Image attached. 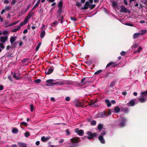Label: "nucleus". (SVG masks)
Masks as SVG:
<instances>
[{
  "mask_svg": "<svg viewBox=\"0 0 147 147\" xmlns=\"http://www.w3.org/2000/svg\"><path fill=\"white\" fill-rule=\"evenodd\" d=\"M106 116V115L105 112H103L99 113L97 116V117H104Z\"/></svg>",
  "mask_w": 147,
  "mask_h": 147,
  "instance_id": "obj_12",
  "label": "nucleus"
},
{
  "mask_svg": "<svg viewBox=\"0 0 147 147\" xmlns=\"http://www.w3.org/2000/svg\"><path fill=\"white\" fill-rule=\"evenodd\" d=\"M140 35V34L139 33H135L133 36V38L134 39H136Z\"/></svg>",
  "mask_w": 147,
  "mask_h": 147,
  "instance_id": "obj_15",
  "label": "nucleus"
},
{
  "mask_svg": "<svg viewBox=\"0 0 147 147\" xmlns=\"http://www.w3.org/2000/svg\"><path fill=\"white\" fill-rule=\"evenodd\" d=\"M8 33V32L7 31H4L3 32V35H5L7 34Z\"/></svg>",
  "mask_w": 147,
  "mask_h": 147,
  "instance_id": "obj_62",
  "label": "nucleus"
},
{
  "mask_svg": "<svg viewBox=\"0 0 147 147\" xmlns=\"http://www.w3.org/2000/svg\"><path fill=\"white\" fill-rule=\"evenodd\" d=\"M96 5L95 4H94L92 5L90 7V9H94Z\"/></svg>",
  "mask_w": 147,
  "mask_h": 147,
  "instance_id": "obj_58",
  "label": "nucleus"
},
{
  "mask_svg": "<svg viewBox=\"0 0 147 147\" xmlns=\"http://www.w3.org/2000/svg\"><path fill=\"white\" fill-rule=\"evenodd\" d=\"M5 4H8L9 3V2L8 0H5L3 2Z\"/></svg>",
  "mask_w": 147,
  "mask_h": 147,
  "instance_id": "obj_60",
  "label": "nucleus"
},
{
  "mask_svg": "<svg viewBox=\"0 0 147 147\" xmlns=\"http://www.w3.org/2000/svg\"><path fill=\"white\" fill-rule=\"evenodd\" d=\"M16 39V37L14 36H11L10 39V42L12 44L14 41H15Z\"/></svg>",
  "mask_w": 147,
  "mask_h": 147,
  "instance_id": "obj_14",
  "label": "nucleus"
},
{
  "mask_svg": "<svg viewBox=\"0 0 147 147\" xmlns=\"http://www.w3.org/2000/svg\"><path fill=\"white\" fill-rule=\"evenodd\" d=\"M120 12L121 13H126L128 12L130 13V11L128 9L126 8L125 6L123 5H122L121 7V9L120 10Z\"/></svg>",
  "mask_w": 147,
  "mask_h": 147,
  "instance_id": "obj_4",
  "label": "nucleus"
},
{
  "mask_svg": "<svg viewBox=\"0 0 147 147\" xmlns=\"http://www.w3.org/2000/svg\"><path fill=\"white\" fill-rule=\"evenodd\" d=\"M62 11V8H59V9L58 10L57 13H59V16H60L61 13Z\"/></svg>",
  "mask_w": 147,
  "mask_h": 147,
  "instance_id": "obj_48",
  "label": "nucleus"
},
{
  "mask_svg": "<svg viewBox=\"0 0 147 147\" xmlns=\"http://www.w3.org/2000/svg\"><path fill=\"white\" fill-rule=\"evenodd\" d=\"M111 74V73H110L108 72V73H107V74H105V77H107V78H109V77H113V76H110Z\"/></svg>",
  "mask_w": 147,
  "mask_h": 147,
  "instance_id": "obj_35",
  "label": "nucleus"
},
{
  "mask_svg": "<svg viewBox=\"0 0 147 147\" xmlns=\"http://www.w3.org/2000/svg\"><path fill=\"white\" fill-rule=\"evenodd\" d=\"M122 94L124 96H125L127 94V93L125 91H123L122 92Z\"/></svg>",
  "mask_w": 147,
  "mask_h": 147,
  "instance_id": "obj_64",
  "label": "nucleus"
},
{
  "mask_svg": "<svg viewBox=\"0 0 147 147\" xmlns=\"http://www.w3.org/2000/svg\"><path fill=\"white\" fill-rule=\"evenodd\" d=\"M18 43V42H13L12 44V47L13 48H15L16 46L17 45Z\"/></svg>",
  "mask_w": 147,
  "mask_h": 147,
  "instance_id": "obj_30",
  "label": "nucleus"
},
{
  "mask_svg": "<svg viewBox=\"0 0 147 147\" xmlns=\"http://www.w3.org/2000/svg\"><path fill=\"white\" fill-rule=\"evenodd\" d=\"M63 5V3L62 1H60L58 5L59 8H62Z\"/></svg>",
  "mask_w": 147,
  "mask_h": 147,
  "instance_id": "obj_19",
  "label": "nucleus"
},
{
  "mask_svg": "<svg viewBox=\"0 0 147 147\" xmlns=\"http://www.w3.org/2000/svg\"><path fill=\"white\" fill-rule=\"evenodd\" d=\"M19 30H20L19 28L18 27L16 29H13L12 31V32H16L17 31H18Z\"/></svg>",
  "mask_w": 147,
  "mask_h": 147,
  "instance_id": "obj_50",
  "label": "nucleus"
},
{
  "mask_svg": "<svg viewBox=\"0 0 147 147\" xmlns=\"http://www.w3.org/2000/svg\"><path fill=\"white\" fill-rule=\"evenodd\" d=\"M146 32V31L144 30H142L140 32V35H143Z\"/></svg>",
  "mask_w": 147,
  "mask_h": 147,
  "instance_id": "obj_52",
  "label": "nucleus"
},
{
  "mask_svg": "<svg viewBox=\"0 0 147 147\" xmlns=\"http://www.w3.org/2000/svg\"><path fill=\"white\" fill-rule=\"evenodd\" d=\"M103 128V125L101 124H99L98 125V129L99 130H100Z\"/></svg>",
  "mask_w": 147,
  "mask_h": 147,
  "instance_id": "obj_31",
  "label": "nucleus"
},
{
  "mask_svg": "<svg viewBox=\"0 0 147 147\" xmlns=\"http://www.w3.org/2000/svg\"><path fill=\"white\" fill-rule=\"evenodd\" d=\"M24 135L25 137H28L30 135V133L28 132H26L25 134Z\"/></svg>",
  "mask_w": 147,
  "mask_h": 147,
  "instance_id": "obj_43",
  "label": "nucleus"
},
{
  "mask_svg": "<svg viewBox=\"0 0 147 147\" xmlns=\"http://www.w3.org/2000/svg\"><path fill=\"white\" fill-rule=\"evenodd\" d=\"M45 30L41 31L40 34V36L41 38H43L44 37L45 35Z\"/></svg>",
  "mask_w": 147,
  "mask_h": 147,
  "instance_id": "obj_20",
  "label": "nucleus"
},
{
  "mask_svg": "<svg viewBox=\"0 0 147 147\" xmlns=\"http://www.w3.org/2000/svg\"><path fill=\"white\" fill-rule=\"evenodd\" d=\"M41 139L42 141H45L48 140V138L44 136H43L41 138Z\"/></svg>",
  "mask_w": 147,
  "mask_h": 147,
  "instance_id": "obj_37",
  "label": "nucleus"
},
{
  "mask_svg": "<svg viewBox=\"0 0 147 147\" xmlns=\"http://www.w3.org/2000/svg\"><path fill=\"white\" fill-rule=\"evenodd\" d=\"M142 48L141 47H140L138 48V50L136 51V52L140 53L141 52Z\"/></svg>",
  "mask_w": 147,
  "mask_h": 147,
  "instance_id": "obj_55",
  "label": "nucleus"
},
{
  "mask_svg": "<svg viewBox=\"0 0 147 147\" xmlns=\"http://www.w3.org/2000/svg\"><path fill=\"white\" fill-rule=\"evenodd\" d=\"M91 125H94L96 124V121L95 120H93L91 121Z\"/></svg>",
  "mask_w": 147,
  "mask_h": 147,
  "instance_id": "obj_32",
  "label": "nucleus"
},
{
  "mask_svg": "<svg viewBox=\"0 0 147 147\" xmlns=\"http://www.w3.org/2000/svg\"><path fill=\"white\" fill-rule=\"evenodd\" d=\"M75 131L78 135L80 136H82L84 134V132L83 130H79L78 128L76 129L75 130Z\"/></svg>",
  "mask_w": 147,
  "mask_h": 147,
  "instance_id": "obj_7",
  "label": "nucleus"
},
{
  "mask_svg": "<svg viewBox=\"0 0 147 147\" xmlns=\"http://www.w3.org/2000/svg\"><path fill=\"white\" fill-rule=\"evenodd\" d=\"M24 24H25L23 22H21L20 23L19 26L18 27V28H19L20 29V28Z\"/></svg>",
  "mask_w": 147,
  "mask_h": 147,
  "instance_id": "obj_47",
  "label": "nucleus"
},
{
  "mask_svg": "<svg viewBox=\"0 0 147 147\" xmlns=\"http://www.w3.org/2000/svg\"><path fill=\"white\" fill-rule=\"evenodd\" d=\"M55 82V80L53 79L48 80L46 81V82L48 83L46 84V85L47 86H53V84Z\"/></svg>",
  "mask_w": 147,
  "mask_h": 147,
  "instance_id": "obj_5",
  "label": "nucleus"
},
{
  "mask_svg": "<svg viewBox=\"0 0 147 147\" xmlns=\"http://www.w3.org/2000/svg\"><path fill=\"white\" fill-rule=\"evenodd\" d=\"M141 94L142 96H147V90L146 91L142 92Z\"/></svg>",
  "mask_w": 147,
  "mask_h": 147,
  "instance_id": "obj_23",
  "label": "nucleus"
},
{
  "mask_svg": "<svg viewBox=\"0 0 147 147\" xmlns=\"http://www.w3.org/2000/svg\"><path fill=\"white\" fill-rule=\"evenodd\" d=\"M16 3V0H12L11 2V4L12 5H14Z\"/></svg>",
  "mask_w": 147,
  "mask_h": 147,
  "instance_id": "obj_56",
  "label": "nucleus"
},
{
  "mask_svg": "<svg viewBox=\"0 0 147 147\" xmlns=\"http://www.w3.org/2000/svg\"><path fill=\"white\" fill-rule=\"evenodd\" d=\"M30 111L31 112H32L34 111V106L32 104H31L30 105Z\"/></svg>",
  "mask_w": 147,
  "mask_h": 147,
  "instance_id": "obj_40",
  "label": "nucleus"
},
{
  "mask_svg": "<svg viewBox=\"0 0 147 147\" xmlns=\"http://www.w3.org/2000/svg\"><path fill=\"white\" fill-rule=\"evenodd\" d=\"M40 3L39 1H38L36 4L35 5L34 7L32 8V11L35 8L38 7L39 6V4Z\"/></svg>",
  "mask_w": 147,
  "mask_h": 147,
  "instance_id": "obj_24",
  "label": "nucleus"
},
{
  "mask_svg": "<svg viewBox=\"0 0 147 147\" xmlns=\"http://www.w3.org/2000/svg\"><path fill=\"white\" fill-rule=\"evenodd\" d=\"M65 99L66 101H69L70 100V98L69 97L67 96L66 97Z\"/></svg>",
  "mask_w": 147,
  "mask_h": 147,
  "instance_id": "obj_61",
  "label": "nucleus"
},
{
  "mask_svg": "<svg viewBox=\"0 0 147 147\" xmlns=\"http://www.w3.org/2000/svg\"><path fill=\"white\" fill-rule=\"evenodd\" d=\"M118 65V64H116L114 62V63L112 64L111 66V67H115L117 66Z\"/></svg>",
  "mask_w": 147,
  "mask_h": 147,
  "instance_id": "obj_46",
  "label": "nucleus"
},
{
  "mask_svg": "<svg viewBox=\"0 0 147 147\" xmlns=\"http://www.w3.org/2000/svg\"><path fill=\"white\" fill-rule=\"evenodd\" d=\"M18 145L19 147H27L26 145L20 142L18 143Z\"/></svg>",
  "mask_w": 147,
  "mask_h": 147,
  "instance_id": "obj_21",
  "label": "nucleus"
},
{
  "mask_svg": "<svg viewBox=\"0 0 147 147\" xmlns=\"http://www.w3.org/2000/svg\"><path fill=\"white\" fill-rule=\"evenodd\" d=\"M8 79L11 82H12L13 81V80L11 76H9L8 77Z\"/></svg>",
  "mask_w": 147,
  "mask_h": 147,
  "instance_id": "obj_53",
  "label": "nucleus"
},
{
  "mask_svg": "<svg viewBox=\"0 0 147 147\" xmlns=\"http://www.w3.org/2000/svg\"><path fill=\"white\" fill-rule=\"evenodd\" d=\"M64 141V140L63 139H61L59 141V143H61L63 142Z\"/></svg>",
  "mask_w": 147,
  "mask_h": 147,
  "instance_id": "obj_63",
  "label": "nucleus"
},
{
  "mask_svg": "<svg viewBox=\"0 0 147 147\" xmlns=\"http://www.w3.org/2000/svg\"><path fill=\"white\" fill-rule=\"evenodd\" d=\"M139 45L138 43L135 42L132 46V48H135L137 47Z\"/></svg>",
  "mask_w": 147,
  "mask_h": 147,
  "instance_id": "obj_22",
  "label": "nucleus"
},
{
  "mask_svg": "<svg viewBox=\"0 0 147 147\" xmlns=\"http://www.w3.org/2000/svg\"><path fill=\"white\" fill-rule=\"evenodd\" d=\"M76 5L78 7H79L81 6V4L80 2H78L76 3Z\"/></svg>",
  "mask_w": 147,
  "mask_h": 147,
  "instance_id": "obj_51",
  "label": "nucleus"
},
{
  "mask_svg": "<svg viewBox=\"0 0 147 147\" xmlns=\"http://www.w3.org/2000/svg\"><path fill=\"white\" fill-rule=\"evenodd\" d=\"M28 20H29L26 17L25 18V19L24 21V22H23L25 24H26Z\"/></svg>",
  "mask_w": 147,
  "mask_h": 147,
  "instance_id": "obj_45",
  "label": "nucleus"
},
{
  "mask_svg": "<svg viewBox=\"0 0 147 147\" xmlns=\"http://www.w3.org/2000/svg\"><path fill=\"white\" fill-rule=\"evenodd\" d=\"M7 40V37H3L1 36L0 38V41L3 43H4Z\"/></svg>",
  "mask_w": 147,
  "mask_h": 147,
  "instance_id": "obj_11",
  "label": "nucleus"
},
{
  "mask_svg": "<svg viewBox=\"0 0 147 147\" xmlns=\"http://www.w3.org/2000/svg\"><path fill=\"white\" fill-rule=\"evenodd\" d=\"M115 83V81H113L110 84L109 86L111 87H112L114 85Z\"/></svg>",
  "mask_w": 147,
  "mask_h": 147,
  "instance_id": "obj_34",
  "label": "nucleus"
},
{
  "mask_svg": "<svg viewBox=\"0 0 147 147\" xmlns=\"http://www.w3.org/2000/svg\"><path fill=\"white\" fill-rule=\"evenodd\" d=\"M70 19L71 20L74 21H76L77 20V19L73 17H71L70 18Z\"/></svg>",
  "mask_w": 147,
  "mask_h": 147,
  "instance_id": "obj_54",
  "label": "nucleus"
},
{
  "mask_svg": "<svg viewBox=\"0 0 147 147\" xmlns=\"http://www.w3.org/2000/svg\"><path fill=\"white\" fill-rule=\"evenodd\" d=\"M84 102H75L74 104L76 107H84Z\"/></svg>",
  "mask_w": 147,
  "mask_h": 147,
  "instance_id": "obj_6",
  "label": "nucleus"
},
{
  "mask_svg": "<svg viewBox=\"0 0 147 147\" xmlns=\"http://www.w3.org/2000/svg\"><path fill=\"white\" fill-rule=\"evenodd\" d=\"M140 101H144L145 100V98L144 97L140 98L138 99Z\"/></svg>",
  "mask_w": 147,
  "mask_h": 147,
  "instance_id": "obj_41",
  "label": "nucleus"
},
{
  "mask_svg": "<svg viewBox=\"0 0 147 147\" xmlns=\"http://www.w3.org/2000/svg\"><path fill=\"white\" fill-rule=\"evenodd\" d=\"M58 24V22L57 21H55L52 23V26H55L56 25H57Z\"/></svg>",
  "mask_w": 147,
  "mask_h": 147,
  "instance_id": "obj_36",
  "label": "nucleus"
},
{
  "mask_svg": "<svg viewBox=\"0 0 147 147\" xmlns=\"http://www.w3.org/2000/svg\"><path fill=\"white\" fill-rule=\"evenodd\" d=\"M12 132L13 133L17 134L18 132V130L17 128L14 127L12 129Z\"/></svg>",
  "mask_w": 147,
  "mask_h": 147,
  "instance_id": "obj_18",
  "label": "nucleus"
},
{
  "mask_svg": "<svg viewBox=\"0 0 147 147\" xmlns=\"http://www.w3.org/2000/svg\"><path fill=\"white\" fill-rule=\"evenodd\" d=\"M106 104L108 107H110L111 105V103L110 102H105Z\"/></svg>",
  "mask_w": 147,
  "mask_h": 147,
  "instance_id": "obj_42",
  "label": "nucleus"
},
{
  "mask_svg": "<svg viewBox=\"0 0 147 147\" xmlns=\"http://www.w3.org/2000/svg\"><path fill=\"white\" fill-rule=\"evenodd\" d=\"M89 2L88 1H87L85 3L84 7H82L81 8V9L82 10H87L89 7H90V5L89 4V3H92L93 2V0H89Z\"/></svg>",
  "mask_w": 147,
  "mask_h": 147,
  "instance_id": "obj_3",
  "label": "nucleus"
},
{
  "mask_svg": "<svg viewBox=\"0 0 147 147\" xmlns=\"http://www.w3.org/2000/svg\"><path fill=\"white\" fill-rule=\"evenodd\" d=\"M126 121L125 119L124 118L122 117L121 119V121L119 124V125L121 127H123L125 125V122Z\"/></svg>",
  "mask_w": 147,
  "mask_h": 147,
  "instance_id": "obj_9",
  "label": "nucleus"
},
{
  "mask_svg": "<svg viewBox=\"0 0 147 147\" xmlns=\"http://www.w3.org/2000/svg\"><path fill=\"white\" fill-rule=\"evenodd\" d=\"M102 70H99L96 71L94 73L95 75H98L102 71Z\"/></svg>",
  "mask_w": 147,
  "mask_h": 147,
  "instance_id": "obj_33",
  "label": "nucleus"
},
{
  "mask_svg": "<svg viewBox=\"0 0 147 147\" xmlns=\"http://www.w3.org/2000/svg\"><path fill=\"white\" fill-rule=\"evenodd\" d=\"M117 5V3L113 1L112 3V5L113 7H115Z\"/></svg>",
  "mask_w": 147,
  "mask_h": 147,
  "instance_id": "obj_57",
  "label": "nucleus"
},
{
  "mask_svg": "<svg viewBox=\"0 0 147 147\" xmlns=\"http://www.w3.org/2000/svg\"><path fill=\"white\" fill-rule=\"evenodd\" d=\"M13 77L17 80H19L20 79V77L18 76H16L15 73H14V74L13 75Z\"/></svg>",
  "mask_w": 147,
  "mask_h": 147,
  "instance_id": "obj_28",
  "label": "nucleus"
},
{
  "mask_svg": "<svg viewBox=\"0 0 147 147\" xmlns=\"http://www.w3.org/2000/svg\"><path fill=\"white\" fill-rule=\"evenodd\" d=\"M68 81H65L63 80L62 81H59L56 82H54L53 83V85H57L59 86L63 85L65 84L66 83H67Z\"/></svg>",
  "mask_w": 147,
  "mask_h": 147,
  "instance_id": "obj_1",
  "label": "nucleus"
},
{
  "mask_svg": "<svg viewBox=\"0 0 147 147\" xmlns=\"http://www.w3.org/2000/svg\"><path fill=\"white\" fill-rule=\"evenodd\" d=\"M80 141V139L78 138H72L71 139V142L72 143H78Z\"/></svg>",
  "mask_w": 147,
  "mask_h": 147,
  "instance_id": "obj_10",
  "label": "nucleus"
},
{
  "mask_svg": "<svg viewBox=\"0 0 147 147\" xmlns=\"http://www.w3.org/2000/svg\"><path fill=\"white\" fill-rule=\"evenodd\" d=\"M41 43L40 42H39L38 43V44L37 45V47H36V51H37L38 50L40 45H41Z\"/></svg>",
  "mask_w": 147,
  "mask_h": 147,
  "instance_id": "obj_38",
  "label": "nucleus"
},
{
  "mask_svg": "<svg viewBox=\"0 0 147 147\" xmlns=\"http://www.w3.org/2000/svg\"><path fill=\"white\" fill-rule=\"evenodd\" d=\"M90 102L89 103L90 106L91 107H93L94 106V104L95 103V102Z\"/></svg>",
  "mask_w": 147,
  "mask_h": 147,
  "instance_id": "obj_29",
  "label": "nucleus"
},
{
  "mask_svg": "<svg viewBox=\"0 0 147 147\" xmlns=\"http://www.w3.org/2000/svg\"><path fill=\"white\" fill-rule=\"evenodd\" d=\"M125 25H127V26H134L133 25V24H131V23H127L125 24Z\"/></svg>",
  "mask_w": 147,
  "mask_h": 147,
  "instance_id": "obj_59",
  "label": "nucleus"
},
{
  "mask_svg": "<svg viewBox=\"0 0 147 147\" xmlns=\"http://www.w3.org/2000/svg\"><path fill=\"white\" fill-rule=\"evenodd\" d=\"M114 63V62H111L109 63H108L107 65L106 66V68H107L108 67H109L111 66H112V64Z\"/></svg>",
  "mask_w": 147,
  "mask_h": 147,
  "instance_id": "obj_27",
  "label": "nucleus"
},
{
  "mask_svg": "<svg viewBox=\"0 0 147 147\" xmlns=\"http://www.w3.org/2000/svg\"><path fill=\"white\" fill-rule=\"evenodd\" d=\"M126 53V52L125 51H122L121 53H120V55L122 56H124L125 55V54Z\"/></svg>",
  "mask_w": 147,
  "mask_h": 147,
  "instance_id": "obj_44",
  "label": "nucleus"
},
{
  "mask_svg": "<svg viewBox=\"0 0 147 147\" xmlns=\"http://www.w3.org/2000/svg\"><path fill=\"white\" fill-rule=\"evenodd\" d=\"M98 139L100 142L102 144H104L105 143V140L103 139V138L101 135L100 136L98 137Z\"/></svg>",
  "mask_w": 147,
  "mask_h": 147,
  "instance_id": "obj_13",
  "label": "nucleus"
},
{
  "mask_svg": "<svg viewBox=\"0 0 147 147\" xmlns=\"http://www.w3.org/2000/svg\"><path fill=\"white\" fill-rule=\"evenodd\" d=\"M114 111L115 113H118L120 111V109L118 107H116L115 108Z\"/></svg>",
  "mask_w": 147,
  "mask_h": 147,
  "instance_id": "obj_25",
  "label": "nucleus"
},
{
  "mask_svg": "<svg viewBox=\"0 0 147 147\" xmlns=\"http://www.w3.org/2000/svg\"><path fill=\"white\" fill-rule=\"evenodd\" d=\"M32 11L31 10L30 12L28 14L27 16L26 17L29 19L33 15V13L32 12Z\"/></svg>",
  "mask_w": 147,
  "mask_h": 147,
  "instance_id": "obj_16",
  "label": "nucleus"
},
{
  "mask_svg": "<svg viewBox=\"0 0 147 147\" xmlns=\"http://www.w3.org/2000/svg\"><path fill=\"white\" fill-rule=\"evenodd\" d=\"M136 104L135 102H129V103L127 104V105L128 106H133L134 105Z\"/></svg>",
  "mask_w": 147,
  "mask_h": 147,
  "instance_id": "obj_17",
  "label": "nucleus"
},
{
  "mask_svg": "<svg viewBox=\"0 0 147 147\" xmlns=\"http://www.w3.org/2000/svg\"><path fill=\"white\" fill-rule=\"evenodd\" d=\"M5 11H8L11 9V8L9 6H7L6 5L5 7Z\"/></svg>",
  "mask_w": 147,
  "mask_h": 147,
  "instance_id": "obj_26",
  "label": "nucleus"
},
{
  "mask_svg": "<svg viewBox=\"0 0 147 147\" xmlns=\"http://www.w3.org/2000/svg\"><path fill=\"white\" fill-rule=\"evenodd\" d=\"M54 67L52 66H51L48 69V71H45V73L46 74L49 75L52 73L54 70Z\"/></svg>",
  "mask_w": 147,
  "mask_h": 147,
  "instance_id": "obj_8",
  "label": "nucleus"
},
{
  "mask_svg": "<svg viewBox=\"0 0 147 147\" xmlns=\"http://www.w3.org/2000/svg\"><path fill=\"white\" fill-rule=\"evenodd\" d=\"M20 124H21L22 125H25L26 126H27V123H26V122H21L20 123Z\"/></svg>",
  "mask_w": 147,
  "mask_h": 147,
  "instance_id": "obj_49",
  "label": "nucleus"
},
{
  "mask_svg": "<svg viewBox=\"0 0 147 147\" xmlns=\"http://www.w3.org/2000/svg\"><path fill=\"white\" fill-rule=\"evenodd\" d=\"M41 82V80L40 79H37L36 80H34V82L36 84H38V83H40Z\"/></svg>",
  "mask_w": 147,
  "mask_h": 147,
  "instance_id": "obj_39",
  "label": "nucleus"
},
{
  "mask_svg": "<svg viewBox=\"0 0 147 147\" xmlns=\"http://www.w3.org/2000/svg\"><path fill=\"white\" fill-rule=\"evenodd\" d=\"M87 134L88 135L87 138L89 139H92L96 137L97 136V134L96 133H92L90 131L87 132Z\"/></svg>",
  "mask_w": 147,
  "mask_h": 147,
  "instance_id": "obj_2",
  "label": "nucleus"
}]
</instances>
